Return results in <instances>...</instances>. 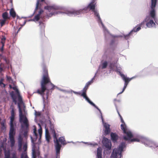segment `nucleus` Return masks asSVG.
I'll return each mask as SVG.
<instances>
[{
    "mask_svg": "<svg viewBox=\"0 0 158 158\" xmlns=\"http://www.w3.org/2000/svg\"><path fill=\"white\" fill-rule=\"evenodd\" d=\"M42 76L40 82V88L38 89L36 93L43 97L44 94V93L46 90L48 91L46 93L48 96L49 90H53L55 86L51 81L48 69L44 64H42Z\"/></svg>",
    "mask_w": 158,
    "mask_h": 158,
    "instance_id": "nucleus-1",
    "label": "nucleus"
},
{
    "mask_svg": "<svg viewBox=\"0 0 158 158\" xmlns=\"http://www.w3.org/2000/svg\"><path fill=\"white\" fill-rule=\"evenodd\" d=\"M50 131L53 137V141L55 143L56 151V158H57L58 156H59L60 150L61 147V145L59 143V142H60L61 144L64 145H66L67 143L66 142L64 138L63 137H61L58 139L57 138V134L52 125H51Z\"/></svg>",
    "mask_w": 158,
    "mask_h": 158,
    "instance_id": "nucleus-2",
    "label": "nucleus"
},
{
    "mask_svg": "<svg viewBox=\"0 0 158 158\" xmlns=\"http://www.w3.org/2000/svg\"><path fill=\"white\" fill-rule=\"evenodd\" d=\"M95 0H92L91 2L89 4L87 7H85L83 9L79 10H72L68 11V14H73L75 15H79L84 12H86L88 8L92 10L94 13L95 15L97 17L99 21H101V19L99 14L97 11L95 9L96 3Z\"/></svg>",
    "mask_w": 158,
    "mask_h": 158,
    "instance_id": "nucleus-3",
    "label": "nucleus"
},
{
    "mask_svg": "<svg viewBox=\"0 0 158 158\" xmlns=\"http://www.w3.org/2000/svg\"><path fill=\"white\" fill-rule=\"evenodd\" d=\"M21 104H18L19 112V122L22 124L21 126V128L26 127V128H28L29 126L28 120L26 116L23 114L21 107Z\"/></svg>",
    "mask_w": 158,
    "mask_h": 158,
    "instance_id": "nucleus-4",
    "label": "nucleus"
},
{
    "mask_svg": "<svg viewBox=\"0 0 158 158\" xmlns=\"http://www.w3.org/2000/svg\"><path fill=\"white\" fill-rule=\"evenodd\" d=\"M12 89L15 91L16 94L12 91L10 93V95L12 99L13 102L16 105L17 103V99L18 98V104H22L23 101L21 96H20L19 91L16 87H13Z\"/></svg>",
    "mask_w": 158,
    "mask_h": 158,
    "instance_id": "nucleus-5",
    "label": "nucleus"
},
{
    "mask_svg": "<svg viewBox=\"0 0 158 158\" xmlns=\"http://www.w3.org/2000/svg\"><path fill=\"white\" fill-rule=\"evenodd\" d=\"M125 147V144L124 143H122L119 146L118 148L114 149L111 155V158H118V156L121 157V153L123 149Z\"/></svg>",
    "mask_w": 158,
    "mask_h": 158,
    "instance_id": "nucleus-6",
    "label": "nucleus"
},
{
    "mask_svg": "<svg viewBox=\"0 0 158 158\" xmlns=\"http://www.w3.org/2000/svg\"><path fill=\"white\" fill-rule=\"evenodd\" d=\"M156 3L157 0H151V7L152 10L150 11V15L151 17L155 21L156 19V13L155 8L156 5Z\"/></svg>",
    "mask_w": 158,
    "mask_h": 158,
    "instance_id": "nucleus-7",
    "label": "nucleus"
},
{
    "mask_svg": "<svg viewBox=\"0 0 158 158\" xmlns=\"http://www.w3.org/2000/svg\"><path fill=\"white\" fill-rule=\"evenodd\" d=\"M44 8L45 9L48 10L49 12H51L52 15L58 14L59 12L56 11V10L60 9L59 7L55 5L45 6Z\"/></svg>",
    "mask_w": 158,
    "mask_h": 158,
    "instance_id": "nucleus-8",
    "label": "nucleus"
},
{
    "mask_svg": "<svg viewBox=\"0 0 158 158\" xmlns=\"http://www.w3.org/2000/svg\"><path fill=\"white\" fill-rule=\"evenodd\" d=\"M121 76L123 80L124 81L125 83L123 90L120 93V94H121L125 90L129 82L133 78H129L128 77H126L125 75L123 74H121Z\"/></svg>",
    "mask_w": 158,
    "mask_h": 158,
    "instance_id": "nucleus-9",
    "label": "nucleus"
},
{
    "mask_svg": "<svg viewBox=\"0 0 158 158\" xmlns=\"http://www.w3.org/2000/svg\"><path fill=\"white\" fill-rule=\"evenodd\" d=\"M121 76L123 80L124 81L125 83L123 90L120 93V94H121L125 90L129 82L133 78H129L128 77H126L125 75L123 74H121Z\"/></svg>",
    "mask_w": 158,
    "mask_h": 158,
    "instance_id": "nucleus-10",
    "label": "nucleus"
},
{
    "mask_svg": "<svg viewBox=\"0 0 158 158\" xmlns=\"http://www.w3.org/2000/svg\"><path fill=\"white\" fill-rule=\"evenodd\" d=\"M23 138L21 135H19L18 138V150L20 151L22 150V146L23 143Z\"/></svg>",
    "mask_w": 158,
    "mask_h": 158,
    "instance_id": "nucleus-11",
    "label": "nucleus"
},
{
    "mask_svg": "<svg viewBox=\"0 0 158 158\" xmlns=\"http://www.w3.org/2000/svg\"><path fill=\"white\" fill-rule=\"evenodd\" d=\"M102 143L106 148L109 150L111 149V144L107 138H104L102 140Z\"/></svg>",
    "mask_w": 158,
    "mask_h": 158,
    "instance_id": "nucleus-12",
    "label": "nucleus"
},
{
    "mask_svg": "<svg viewBox=\"0 0 158 158\" xmlns=\"http://www.w3.org/2000/svg\"><path fill=\"white\" fill-rule=\"evenodd\" d=\"M126 135L127 136H123V139L125 140H130L133 137V135L131 131L127 130L126 131L125 133H123Z\"/></svg>",
    "mask_w": 158,
    "mask_h": 158,
    "instance_id": "nucleus-13",
    "label": "nucleus"
},
{
    "mask_svg": "<svg viewBox=\"0 0 158 158\" xmlns=\"http://www.w3.org/2000/svg\"><path fill=\"white\" fill-rule=\"evenodd\" d=\"M140 29V27H138L137 28L136 27H135L133 29L130 31V32L128 34L124 35V38L126 40H127L130 37V35H131L133 32H136L139 31Z\"/></svg>",
    "mask_w": 158,
    "mask_h": 158,
    "instance_id": "nucleus-14",
    "label": "nucleus"
},
{
    "mask_svg": "<svg viewBox=\"0 0 158 158\" xmlns=\"http://www.w3.org/2000/svg\"><path fill=\"white\" fill-rule=\"evenodd\" d=\"M104 127L105 128L104 134L105 135L109 134L110 132V125L106 123H105L104 124Z\"/></svg>",
    "mask_w": 158,
    "mask_h": 158,
    "instance_id": "nucleus-15",
    "label": "nucleus"
},
{
    "mask_svg": "<svg viewBox=\"0 0 158 158\" xmlns=\"http://www.w3.org/2000/svg\"><path fill=\"white\" fill-rule=\"evenodd\" d=\"M15 132L14 127H10V129L9 133L10 139H14V136L15 135Z\"/></svg>",
    "mask_w": 158,
    "mask_h": 158,
    "instance_id": "nucleus-16",
    "label": "nucleus"
},
{
    "mask_svg": "<svg viewBox=\"0 0 158 158\" xmlns=\"http://www.w3.org/2000/svg\"><path fill=\"white\" fill-rule=\"evenodd\" d=\"M44 3H45L44 0H37L35 11L38 9H40L42 6V4Z\"/></svg>",
    "mask_w": 158,
    "mask_h": 158,
    "instance_id": "nucleus-17",
    "label": "nucleus"
},
{
    "mask_svg": "<svg viewBox=\"0 0 158 158\" xmlns=\"http://www.w3.org/2000/svg\"><path fill=\"white\" fill-rule=\"evenodd\" d=\"M23 149L24 152H23L21 154L20 158H28L27 155V153L25 152L27 149V145L26 143L24 144Z\"/></svg>",
    "mask_w": 158,
    "mask_h": 158,
    "instance_id": "nucleus-18",
    "label": "nucleus"
},
{
    "mask_svg": "<svg viewBox=\"0 0 158 158\" xmlns=\"http://www.w3.org/2000/svg\"><path fill=\"white\" fill-rule=\"evenodd\" d=\"M110 136L111 140L114 143L117 142L118 139V136L116 133L111 132L110 133Z\"/></svg>",
    "mask_w": 158,
    "mask_h": 158,
    "instance_id": "nucleus-19",
    "label": "nucleus"
},
{
    "mask_svg": "<svg viewBox=\"0 0 158 158\" xmlns=\"http://www.w3.org/2000/svg\"><path fill=\"white\" fill-rule=\"evenodd\" d=\"M39 26L41 34L42 35L45 36V24L42 22H39Z\"/></svg>",
    "mask_w": 158,
    "mask_h": 158,
    "instance_id": "nucleus-20",
    "label": "nucleus"
},
{
    "mask_svg": "<svg viewBox=\"0 0 158 158\" xmlns=\"http://www.w3.org/2000/svg\"><path fill=\"white\" fill-rule=\"evenodd\" d=\"M146 25L148 27L151 28L153 26H155L156 24L152 20L150 19V18L149 21L147 22Z\"/></svg>",
    "mask_w": 158,
    "mask_h": 158,
    "instance_id": "nucleus-21",
    "label": "nucleus"
},
{
    "mask_svg": "<svg viewBox=\"0 0 158 158\" xmlns=\"http://www.w3.org/2000/svg\"><path fill=\"white\" fill-rule=\"evenodd\" d=\"M11 116L10 117V127H14L13 121L15 119V113H11Z\"/></svg>",
    "mask_w": 158,
    "mask_h": 158,
    "instance_id": "nucleus-22",
    "label": "nucleus"
},
{
    "mask_svg": "<svg viewBox=\"0 0 158 158\" xmlns=\"http://www.w3.org/2000/svg\"><path fill=\"white\" fill-rule=\"evenodd\" d=\"M85 98L86 99V100L90 104L94 106L95 107L97 108L100 112H101V110L100 109H99V108L97 106L95 105L94 103L92 102L88 98V97L86 96L84 98Z\"/></svg>",
    "mask_w": 158,
    "mask_h": 158,
    "instance_id": "nucleus-23",
    "label": "nucleus"
},
{
    "mask_svg": "<svg viewBox=\"0 0 158 158\" xmlns=\"http://www.w3.org/2000/svg\"><path fill=\"white\" fill-rule=\"evenodd\" d=\"M2 16L3 19L5 20H7L10 19V17L9 16L7 12H5L3 13Z\"/></svg>",
    "mask_w": 158,
    "mask_h": 158,
    "instance_id": "nucleus-24",
    "label": "nucleus"
},
{
    "mask_svg": "<svg viewBox=\"0 0 158 158\" xmlns=\"http://www.w3.org/2000/svg\"><path fill=\"white\" fill-rule=\"evenodd\" d=\"M150 17L147 16L144 20L139 25L138 27H140L141 28V27L144 26L145 25V23H147V22H148L150 20Z\"/></svg>",
    "mask_w": 158,
    "mask_h": 158,
    "instance_id": "nucleus-25",
    "label": "nucleus"
},
{
    "mask_svg": "<svg viewBox=\"0 0 158 158\" xmlns=\"http://www.w3.org/2000/svg\"><path fill=\"white\" fill-rule=\"evenodd\" d=\"M10 16L13 18H14L16 17V13L13 8H12L10 9Z\"/></svg>",
    "mask_w": 158,
    "mask_h": 158,
    "instance_id": "nucleus-26",
    "label": "nucleus"
},
{
    "mask_svg": "<svg viewBox=\"0 0 158 158\" xmlns=\"http://www.w3.org/2000/svg\"><path fill=\"white\" fill-rule=\"evenodd\" d=\"M45 136L46 139L48 142H49L50 139V136L48 130L47 128H46L45 130Z\"/></svg>",
    "mask_w": 158,
    "mask_h": 158,
    "instance_id": "nucleus-27",
    "label": "nucleus"
},
{
    "mask_svg": "<svg viewBox=\"0 0 158 158\" xmlns=\"http://www.w3.org/2000/svg\"><path fill=\"white\" fill-rule=\"evenodd\" d=\"M97 157L98 158H102V150L101 148H98L97 149Z\"/></svg>",
    "mask_w": 158,
    "mask_h": 158,
    "instance_id": "nucleus-28",
    "label": "nucleus"
},
{
    "mask_svg": "<svg viewBox=\"0 0 158 158\" xmlns=\"http://www.w3.org/2000/svg\"><path fill=\"white\" fill-rule=\"evenodd\" d=\"M121 127L122 130L123 131V133H125L126 131L128 130L127 128V126L125 124H121Z\"/></svg>",
    "mask_w": 158,
    "mask_h": 158,
    "instance_id": "nucleus-29",
    "label": "nucleus"
},
{
    "mask_svg": "<svg viewBox=\"0 0 158 158\" xmlns=\"http://www.w3.org/2000/svg\"><path fill=\"white\" fill-rule=\"evenodd\" d=\"M41 18V16H39L38 15H36L35 16L34 18L31 20V21H34V22L38 21Z\"/></svg>",
    "mask_w": 158,
    "mask_h": 158,
    "instance_id": "nucleus-30",
    "label": "nucleus"
},
{
    "mask_svg": "<svg viewBox=\"0 0 158 158\" xmlns=\"http://www.w3.org/2000/svg\"><path fill=\"white\" fill-rule=\"evenodd\" d=\"M34 148H33L32 149V158H36V152L35 151V149Z\"/></svg>",
    "mask_w": 158,
    "mask_h": 158,
    "instance_id": "nucleus-31",
    "label": "nucleus"
},
{
    "mask_svg": "<svg viewBox=\"0 0 158 158\" xmlns=\"http://www.w3.org/2000/svg\"><path fill=\"white\" fill-rule=\"evenodd\" d=\"M22 128L23 129V131H24L23 135L25 137L27 136V132H28L27 130L28 129V128H26V127H25L24 128Z\"/></svg>",
    "mask_w": 158,
    "mask_h": 158,
    "instance_id": "nucleus-32",
    "label": "nucleus"
},
{
    "mask_svg": "<svg viewBox=\"0 0 158 158\" xmlns=\"http://www.w3.org/2000/svg\"><path fill=\"white\" fill-rule=\"evenodd\" d=\"M10 146L11 147H13L15 144V140L14 139H10Z\"/></svg>",
    "mask_w": 158,
    "mask_h": 158,
    "instance_id": "nucleus-33",
    "label": "nucleus"
},
{
    "mask_svg": "<svg viewBox=\"0 0 158 158\" xmlns=\"http://www.w3.org/2000/svg\"><path fill=\"white\" fill-rule=\"evenodd\" d=\"M102 69H104L106 68L107 65V63L106 61H105L104 63H102Z\"/></svg>",
    "mask_w": 158,
    "mask_h": 158,
    "instance_id": "nucleus-34",
    "label": "nucleus"
},
{
    "mask_svg": "<svg viewBox=\"0 0 158 158\" xmlns=\"http://www.w3.org/2000/svg\"><path fill=\"white\" fill-rule=\"evenodd\" d=\"M14 106L13 104H11V105L10 106V108L11 109V113H15V110H14Z\"/></svg>",
    "mask_w": 158,
    "mask_h": 158,
    "instance_id": "nucleus-35",
    "label": "nucleus"
},
{
    "mask_svg": "<svg viewBox=\"0 0 158 158\" xmlns=\"http://www.w3.org/2000/svg\"><path fill=\"white\" fill-rule=\"evenodd\" d=\"M6 21H7V20H5L4 19L2 20L0 22V24H1V26H2L3 25H4L5 24Z\"/></svg>",
    "mask_w": 158,
    "mask_h": 158,
    "instance_id": "nucleus-36",
    "label": "nucleus"
},
{
    "mask_svg": "<svg viewBox=\"0 0 158 158\" xmlns=\"http://www.w3.org/2000/svg\"><path fill=\"white\" fill-rule=\"evenodd\" d=\"M117 111L118 113L119 117H120L121 122H122V123H123V124H125L123 119L122 117V116L120 114L119 111H118V110H117Z\"/></svg>",
    "mask_w": 158,
    "mask_h": 158,
    "instance_id": "nucleus-37",
    "label": "nucleus"
},
{
    "mask_svg": "<svg viewBox=\"0 0 158 158\" xmlns=\"http://www.w3.org/2000/svg\"><path fill=\"white\" fill-rule=\"evenodd\" d=\"M3 79H1L0 80V86H2V85L3 86H2L4 87L5 86V85L3 83Z\"/></svg>",
    "mask_w": 158,
    "mask_h": 158,
    "instance_id": "nucleus-38",
    "label": "nucleus"
},
{
    "mask_svg": "<svg viewBox=\"0 0 158 158\" xmlns=\"http://www.w3.org/2000/svg\"><path fill=\"white\" fill-rule=\"evenodd\" d=\"M131 142H133V141H136V142H139V139H138V138H133V139H131Z\"/></svg>",
    "mask_w": 158,
    "mask_h": 158,
    "instance_id": "nucleus-39",
    "label": "nucleus"
},
{
    "mask_svg": "<svg viewBox=\"0 0 158 158\" xmlns=\"http://www.w3.org/2000/svg\"><path fill=\"white\" fill-rule=\"evenodd\" d=\"M40 9V10L37 15H38L39 16H41V15L44 12V11L42 9H41V8Z\"/></svg>",
    "mask_w": 158,
    "mask_h": 158,
    "instance_id": "nucleus-40",
    "label": "nucleus"
},
{
    "mask_svg": "<svg viewBox=\"0 0 158 158\" xmlns=\"http://www.w3.org/2000/svg\"><path fill=\"white\" fill-rule=\"evenodd\" d=\"M5 40H6V38L5 37H3L2 39V42H2V47L4 45V44L5 41Z\"/></svg>",
    "mask_w": 158,
    "mask_h": 158,
    "instance_id": "nucleus-41",
    "label": "nucleus"
},
{
    "mask_svg": "<svg viewBox=\"0 0 158 158\" xmlns=\"http://www.w3.org/2000/svg\"><path fill=\"white\" fill-rule=\"evenodd\" d=\"M95 76H94L92 79L91 81H89V82H87V83L90 85H91L93 82V81L94 80V77H95Z\"/></svg>",
    "mask_w": 158,
    "mask_h": 158,
    "instance_id": "nucleus-42",
    "label": "nucleus"
},
{
    "mask_svg": "<svg viewBox=\"0 0 158 158\" xmlns=\"http://www.w3.org/2000/svg\"><path fill=\"white\" fill-rule=\"evenodd\" d=\"M6 79L7 80L9 81H12V80L11 77L10 76H7Z\"/></svg>",
    "mask_w": 158,
    "mask_h": 158,
    "instance_id": "nucleus-43",
    "label": "nucleus"
},
{
    "mask_svg": "<svg viewBox=\"0 0 158 158\" xmlns=\"http://www.w3.org/2000/svg\"><path fill=\"white\" fill-rule=\"evenodd\" d=\"M81 96H83L84 98L87 96L86 95V93L82 92V94H81Z\"/></svg>",
    "mask_w": 158,
    "mask_h": 158,
    "instance_id": "nucleus-44",
    "label": "nucleus"
},
{
    "mask_svg": "<svg viewBox=\"0 0 158 158\" xmlns=\"http://www.w3.org/2000/svg\"><path fill=\"white\" fill-rule=\"evenodd\" d=\"M5 158H10V155L9 154H5Z\"/></svg>",
    "mask_w": 158,
    "mask_h": 158,
    "instance_id": "nucleus-45",
    "label": "nucleus"
},
{
    "mask_svg": "<svg viewBox=\"0 0 158 158\" xmlns=\"http://www.w3.org/2000/svg\"><path fill=\"white\" fill-rule=\"evenodd\" d=\"M21 28H22L21 27H20V28H19L17 32L15 33V36H16V35H17V34H18V32L20 31V30L21 29Z\"/></svg>",
    "mask_w": 158,
    "mask_h": 158,
    "instance_id": "nucleus-46",
    "label": "nucleus"
},
{
    "mask_svg": "<svg viewBox=\"0 0 158 158\" xmlns=\"http://www.w3.org/2000/svg\"><path fill=\"white\" fill-rule=\"evenodd\" d=\"M21 28H22L21 27H20V28H19L17 32L15 33V36H16V35H17V34H18V32L20 31V30L21 29Z\"/></svg>",
    "mask_w": 158,
    "mask_h": 158,
    "instance_id": "nucleus-47",
    "label": "nucleus"
},
{
    "mask_svg": "<svg viewBox=\"0 0 158 158\" xmlns=\"http://www.w3.org/2000/svg\"><path fill=\"white\" fill-rule=\"evenodd\" d=\"M87 90V89L84 88L82 90V92L86 93V92Z\"/></svg>",
    "mask_w": 158,
    "mask_h": 158,
    "instance_id": "nucleus-48",
    "label": "nucleus"
},
{
    "mask_svg": "<svg viewBox=\"0 0 158 158\" xmlns=\"http://www.w3.org/2000/svg\"><path fill=\"white\" fill-rule=\"evenodd\" d=\"M34 133L35 135L36 136H37V134L36 133V130L35 129H34Z\"/></svg>",
    "mask_w": 158,
    "mask_h": 158,
    "instance_id": "nucleus-49",
    "label": "nucleus"
},
{
    "mask_svg": "<svg viewBox=\"0 0 158 158\" xmlns=\"http://www.w3.org/2000/svg\"><path fill=\"white\" fill-rule=\"evenodd\" d=\"M39 133L40 134V135L41 134L42 132V130L41 128H40V129L39 130Z\"/></svg>",
    "mask_w": 158,
    "mask_h": 158,
    "instance_id": "nucleus-50",
    "label": "nucleus"
},
{
    "mask_svg": "<svg viewBox=\"0 0 158 158\" xmlns=\"http://www.w3.org/2000/svg\"><path fill=\"white\" fill-rule=\"evenodd\" d=\"M74 93L77 94H80L81 93L80 92H74Z\"/></svg>",
    "mask_w": 158,
    "mask_h": 158,
    "instance_id": "nucleus-51",
    "label": "nucleus"
},
{
    "mask_svg": "<svg viewBox=\"0 0 158 158\" xmlns=\"http://www.w3.org/2000/svg\"><path fill=\"white\" fill-rule=\"evenodd\" d=\"M4 60L6 61V63L8 64V61L7 60V59L6 58L4 59Z\"/></svg>",
    "mask_w": 158,
    "mask_h": 158,
    "instance_id": "nucleus-52",
    "label": "nucleus"
},
{
    "mask_svg": "<svg viewBox=\"0 0 158 158\" xmlns=\"http://www.w3.org/2000/svg\"><path fill=\"white\" fill-rule=\"evenodd\" d=\"M85 86H87L88 87H89V85L87 83L86 84Z\"/></svg>",
    "mask_w": 158,
    "mask_h": 158,
    "instance_id": "nucleus-53",
    "label": "nucleus"
},
{
    "mask_svg": "<svg viewBox=\"0 0 158 158\" xmlns=\"http://www.w3.org/2000/svg\"><path fill=\"white\" fill-rule=\"evenodd\" d=\"M40 113L39 112L37 113V114H36V115L38 116H40Z\"/></svg>",
    "mask_w": 158,
    "mask_h": 158,
    "instance_id": "nucleus-54",
    "label": "nucleus"
},
{
    "mask_svg": "<svg viewBox=\"0 0 158 158\" xmlns=\"http://www.w3.org/2000/svg\"><path fill=\"white\" fill-rule=\"evenodd\" d=\"M84 88L88 89V87L87 86H86L85 85V86Z\"/></svg>",
    "mask_w": 158,
    "mask_h": 158,
    "instance_id": "nucleus-55",
    "label": "nucleus"
},
{
    "mask_svg": "<svg viewBox=\"0 0 158 158\" xmlns=\"http://www.w3.org/2000/svg\"><path fill=\"white\" fill-rule=\"evenodd\" d=\"M9 87L10 89H12V87L11 85H9Z\"/></svg>",
    "mask_w": 158,
    "mask_h": 158,
    "instance_id": "nucleus-56",
    "label": "nucleus"
},
{
    "mask_svg": "<svg viewBox=\"0 0 158 158\" xmlns=\"http://www.w3.org/2000/svg\"><path fill=\"white\" fill-rule=\"evenodd\" d=\"M111 64H111L110 65V68H111Z\"/></svg>",
    "mask_w": 158,
    "mask_h": 158,
    "instance_id": "nucleus-57",
    "label": "nucleus"
},
{
    "mask_svg": "<svg viewBox=\"0 0 158 158\" xmlns=\"http://www.w3.org/2000/svg\"><path fill=\"white\" fill-rule=\"evenodd\" d=\"M2 125H4V123H2Z\"/></svg>",
    "mask_w": 158,
    "mask_h": 158,
    "instance_id": "nucleus-58",
    "label": "nucleus"
},
{
    "mask_svg": "<svg viewBox=\"0 0 158 158\" xmlns=\"http://www.w3.org/2000/svg\"><path fill=\"white\" fill-rule=\"evenodd\" d=\"M1 70H2V68H1Z\"/></svg>",
    "mask_w": 158,
    "mask_h": 158,
    "instance_id": "nucleus-59",
    "label": "nucleus"
},
{
    "mask_svg": "<svg viewBox=\"0 0 158 158\" xmlns=\"http://www.w3.org/2000/svg\"><path fill=\"white\" fill-rule=\"evenodd\" d=\"M26 23V21L24 23Z\"/></svg>",
    "mask_w": 158,
    "mask_h": 158,
    "instance_id": "nucleus-60",
    "label": "nucleus"
}]
</instances>
